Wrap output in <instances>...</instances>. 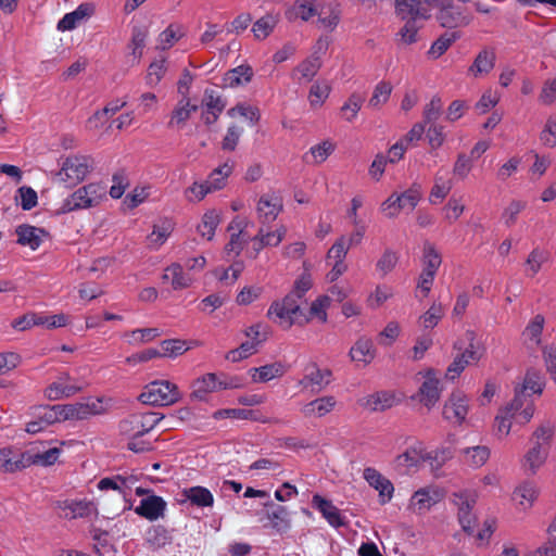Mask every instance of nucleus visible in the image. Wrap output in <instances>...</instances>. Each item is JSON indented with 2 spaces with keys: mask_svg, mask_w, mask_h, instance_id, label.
Masks as SVG:
<instances>
[{
  "mask_svg": "<svg viewBox=\"0 0 556 556\" xmlns=\"http://www.w3.org/2000/svg\"><path fill=\"white\" fill-rule=\"evenodd\" d=\"M318 24L321 28L333 30L340 20L339 7L334 3H319L317 2Z\"/></svg>",
  "mask_w": 556,
  "mask_h": 556,
  "instance_id": "nucleus-38",
  "label": "nucleus"
},
{
  "mask_svg": "<svg viewBox=\"0 0 556 556\" xmlns=\"http://www.w3.org/2000/svg\"><path fill=\"white\" fill-rule=\"evenodd\" d=\"M264 507L266 508V518L273 528L277 531H286L290 528L289 511L285 506L268 501L264 503Z\"/></svg>",
  "mask_w": 556,
  "mask_h": 556,
  "instance_id": "nucleus-34",
  "label": "nucleus"
},
{
  "mask_svg": "<svg viewBox=\"0 0 556 556\" xmlns=\"http://www.w3.org/2000/svg\"><path fill=\"white\" fill-rule=\"evenodd\" d=\"M442 258L440 252L430 242H425L422 247V271L437 274L441 266Z\"/></svg>",
  "mask_w": 556,
  "mask_h": 556,
  "instance_id": "nucleus-50",
  "label": "nucleus"
},
{
  "mask_svg": "<svg viewBox=\"0 0 556 556\" xmlns=\"http://www.w3.org/2000/svg\"><path fill=\"white\" fill-rule=\"evenodd\" d=\"M336 143L331 140H324L313 146L308 152L304 154V161L307 164H320L334 151Z\"/></svg>",
  "mask_w": 556,
  "mask_h": 556,
  "instance_id": "nucleus-46",
  "label": "nucleus"
},
{
  "mask_svg": "<svg viewBox=\"0 0 556 556\" xmlns=\"http://www.w3.org/2000/svg\"><path fill=\"white\" fill-rule=\"evenodd\" d=\"M444 497L437 485H426L416 490L408 500L406 509L416 516H425Z\"/></svg>",
  "mask_w": 556,
  "mask_h": 556,
  "instance_id": "nucleus-3",
  "label": "nucleus"
},
{
  "mask_svg": "<svg viewBox=\"0 0 556 556\" xmlns=\"http://www.w3.org/2000/svg\"><path fill=\"white\" fill-rule=\"evenodd\" d=\"M227 176H220L214 179L211 177L201 178L195 180L189 188L186 189V198L190 202H199L204 197L213 191L223 189L227 184Z\"/></svg>",
  "mask_w": 556,
  "mask_h": 556,
  "instance_id": "nucleus-14",
  "label": "nucleus"
},
{
  "mask_svg": "<svg viewBox=\"0 0 556 556\" xmlns=\"http://www.w3.org/2000/svg\"><path fill=\"white\" fill-rule=\"evenodd\" d=\"M30 415L34 420H30L26 425V431L28 433H37L54 422L64 421L61 405L35 406L31 407Z\"/></svg>",
  "mask_w": 556,
  "mask_h": 556,
  "instance_id": "nucleus-7",
  "label": "nucleus"
},
{
  "mask_svg": "<svg viewBox=\"0 0 556 556\" xmlns=\"http://www.w3.org/2000/svg\"><path fill=\"white\" fill-rule=\"evenodd\" d=\"M94 12V7L91 3H81L74 11L66 13L58 23L60 31H68L78 27L81 23L87 21Z\"/></svg>",
  "mask_w": 556,
  "mask_h": 556,
  "instance_id": "nucleus-21",
  "label": "nucleus"
},
{
  "mask_svg": "<svg viewBox=\"0 0 556 556\" xmlns=\"http://www.w3.org/2000/svg\"><path fill=\"white\" fill-rule=\"evenodd\" d=\"M545 319L542 315H535L523 331V337L529 348H538L541 344V336Z\"/></svg>",
  "mask_w": 556,
  "mask_h": 556,
  "instance_id": "nucleus-49",
  "label": "nucleus"
},
{
  "mask_svg": "<svg viewBox=\"0 0 556 556\" xmlns=\"http://www.w3.org/2000/svg\"><path fill=\"white\" fill-rule=\"evenodd\" d=\"M299 314L300 304L294 294H288L281 301L274 302L267 311V317L285 329L295 323Z\"/></svg>",
  "mask_w": 556,
  "mask_h": 556,
  "instance_id": "nucleus-5",
  "label": "nucleus"
},
{
  "mask_svg": "<svg viewBox=\"0 0 556 556\" xmlns=\"http://www.w3.org/2000/svg\"><path fill=\"white\" fill-rule=\"evenodd\" d=\"M494 66V55L491 52L483 51L478 54L473 64L469 68L475 76L489 73Z\"/></svg>",
  "mask_w": 556,
  "mask_h": 556,
  "instance_id": "nucleus-62",
  "label": "nucleus"
},
{
  "mask_svg": "<svg viewBox=\"0 0 556 556\" xmlns=\"http://www.w3.org/2000/svg\"><path fill=\"white\" fill-rule=\"evenodd\" d=\"M349 356L352 362L367 366L372 362L376 356V350L374 343L369 338L361 337L352 345Z\"/></svg>",
  "mask_w": 556,
  "mask_h": 556,
  "instance_id": "nucleus-24",
  "label": "nucleus"
},
{
  "mask_svg": "<svg viewBox=\"0 0 556 556\" xmlns=\"http://www.w3.org/2000/svg\"><path fill=\"white\" fill-rule=\"evenodd\" d=\"M320 66L319 56H308L293 70L292 78L299 84L308 83L316 76Z\"/></svg>",
  "mask_w": 556,
  "mask_h": 556,
  "instance_id": "nucleus-36",
  "label": "nucleus"
},
{
  "mask_svg": "<svg viewBox=\"0 0 556 556\" xmlns=\"http://www.w3.org/2000/svg\"><path fill=\"white\" fill-rule=\"evenodd\" d=\"M515 417L508 413L503 406L498 409L494 418V433L498 439L509 435Z\"/></svg>",
  "mask_w": 556,
  "mask_h": 556,
  "instance_id": "nucleus-55",
  "label": "nucleus"
},
{
  "mask_svg": "<svg viewBox=\"0 0 556 556\" xmlns=\"http://www.w3.org/2000/svg\"><path fill=\"white\" fill-rule=\"evenodd\" d=\"M394 292L392 287L387 285H379L369 294L367 299L368 306L371 308L380 307L384 302L393 296Z\"/></svg>",
  "mask_w": 556,
  "mask_h": 556,
  "instance_id": "nucleus-61",
  "label": "nucleus"
},
{
  "mask_svg": "<svg viewBox=\"0 0 556 556\" xmlns=\"http://www.w3.org/2000/svg\"><path fill=\"white\" fill-rule=\"evenodd\" d=\"M331 87L326 80H316L309 89L308 102L312 108H320L328 99Z\"/></svg>",
  "mask_w": 556,
  "mask_h": 556,
  "instance_id": "nucleus-52",
  "label": "nucleus"
},
{
  "mask_svg": "<svg viewBox=\"0 0 556 556\" xmlns=\"http://www.w3.org/2000/svg\"><path fill=\"white\" fill-rule=\"evenodd\" d=\"M253 76V70L248 65H240L229 71L225 76L228 87L235 88L248 84Z\"/></svg>",
  "mask_w": 556,
  "mask_h": 556,
  "instance_id": "nucleus-54",
  "label": "nucleus"
},
{
  "mask_svg": "<svg viewBox=\"0 0 556 556\" xmlns=\"http://www.w3.org/2000/svg\"><path fill=\"white\" fill-rule=\"evenodd\" d=\"M288 228L286 225H278L276 229L271 230L267 225H261L256 236L252 239L253 248L260 252L266 247H277L285 239Z\"/></svg>",
  "mask_w": 556,
  "mask_h": 556,
  "instance_id": "nucleus-18",
  "label": "nucleus"
},
{
  "mask_svg": "<svg viewBox=\"0 0 556 556\" xmlns=\"http://www.w3.org/2000/svg\"><path fill=\"white\" fill-rule=\"evenodd\" d=\"M538 495L539 488L536 484L530 481H525L515 489L513 500L520 510H528L532 507Z\"/></svg>",
  "mask_w": 556,
  "mask_h": 556,
  "instance_id": "nucleus-30",
  "label": "nucleus"
},
{
  "mask_svg": "<svg viewBox=\"0 0 556 556\" xmlns=\"http://www.w3.org/2000/svg\"><path fill=\"white\" fill-rule=\"evenodd\" d=\"M391 92V84L387 81H380L374 89L372 96L369 99V105L374 109L380 108L388 102Z\"/></svg>",
  "mask_w": 556,
  "mask_h": 556,
  "instance_id": "nucleus-63",
  "label": "nucleus"
},
{
  "mask_svg": "<svg viewBox=\"0 0 556 556\" xmlns=\"http://www.w3.org/2000/svg\"><path fill=\"white\" fill-rule=\"evenodd\" d=\"M64 420L86 419L91 415L101 414L104 408L101 400H89L84 403L61 405Z\"/></svg>",
  "mask_w": 556,
  "mask_h": 556,
  "instance_id": "nucleus-17",
  "label": "nucleus"
},
{
  "mask_svg": "<svg viewBox=\"0 0 556 556\" xmlns=\"http://www.w3.org/2000/svg\"><path fill=\"white\" fill-rule=\"evenodd\" d=\"M184 496L197 507H212L214 496L212 492L204 486H191L182 491Z\"/></svg>",
  "mask_w": 556,
  "mask_h": 556,
  "instance_id": "nucleus-44",
  "label": "nucleus"
},
{
  "mask_svg": "<svg viewBox=\"0 0 556 556\" xmlns=\"http://www.w3.org/2000/svg\"><path fill=\"white\" fill-rule=\"evenodd\" d=\"M508 413L515 417L516 424L520 426L527 425L533 417L535 412V403L533 397L526 396L522 392H516L514 399L503 406Z\"/></svg>",
  "mask_w": 556,
  "mask_h": 556,
  "instance_id": "nucleus-11",
  "label": "nucleus"
},
{
  "mask_svg": "<svg viewBox=\"0 0 556 556\" xmlns=\"http://www.w3.org/2000/svg\"><path fill=\"white\" fill-rule=\"evenodd\" d=\"M166 502L161 496L149 495L140 501L135 513L150 521H155L164 516Z\"/></svg>",
  "mask_w": 556,
  "mask_h": 556,
  "instance_id": "nucleus-22",
  "label": "nucleus"
},
{
  "mask_svg": "<svg viewBox=\"0 0 556 556\" xmlns=\"http://www.w3.org/2000/svg\"><path fill=\"white\" fill-rule=\"evenodd\" d=\"M418 375L421 377L422 381L415 399L430 409L439 402L441 396L442 389L440 387V379L432 369L420 371Z\"/></svg>",
  "mask_w": 556,
  "mask_h": 556,
  "instance_id": "nucleus-9",
  "label": "nucleus"
},
{
  "mask_svg": "<svg viewBox=\"0 0 556 556\" xmlns=\"http://www.w3.org/2000/svg\"><path fill=\"white\" fill-rule=\"evenodd\" d=\"M317 13V2L315 0H296L285 11V17L289 22L301 20L309 21Z\"/></svg>",
  "mask_w": 556,
  "mask_h": 556,
  "instance_id": "nucleus-25",
  "label": "nucleus"
},
{
  "mask_svg": "<svg viewBox=\"0 0 556 556\" xmlns=\"http://www.w3.org/2000/svg\"><path fill=\"white\" fill-rule=\"evenodd\" d=\"M61 450L59 447H50L46 451L28 450L25 452L26 467L31 465L50 466L60 457Z\"/></svg>",
  "mask_w": 556,
  "mask_h": 556,
  "instance_id": "nucleus-40",
  "label": "nucleus"
},
{
  "mask_svg": "<svg viewBox=\"0 0 556 556\" xmlns=\"http://www.w3.org/2000/svg\"><path fill=\"white\" fill-rule=\"evenodd\" d=\"M491 451L486 445H476L462 450V456L465 464L471 468H480L490 458Z\"/></svg>",
  "mask_w": 556,
  "mask_h": 556,
  "instance_id": "nucleus-41",
  "label": "nucleus"
},
{
  "mask_svg": "<svg viewBox=\"0 0 556 556\" xmlns=\"http://www.w3.org/2000/svg\"><path fill=\"white\" fill-rule=\"evenodd\" d=\"M365 101V96L359 92H353L340 109L342 119L352 123L356 119Z\"/></svg>",
  "mask_w": 556,
  "mask_h": 556,
  "instance_id": "nucleus-47",
  "label": "nucleus"
},
{
  "mask_svg": "<svg viewBox=\"0 0 556 556\" xmlns=\"http://www.w3.org/2000/svg\"><path fill=\"white\" fill-rule=\"evenodd\" d=\"M241 387L242 382L238 377L210 372L199 377L192 382L191 397L198 401H204L210 393Z\"/></svg>",
  "mask_w": 556,
  "mask_h": 556,
  "instance_id": "nucleus-1",
  "label": "nucleus"
},
{
  "mask_svg": "<svg viewBox=\"0 0 556 556\" xmlns=\"http://www.w3.org/2000/svg\"><path fill=\"white\" fill-rule=\"evenodd\" d=\"M279 13L268 12L257 18L251 28L254 39L262 41L268 38L279 23Z\"/></svg>",
  "mask_w": 556,
  "mask_h": 556,
  "instance_id": "nucleus-32",
  "label": "nucleus"
},
{
  "mask_svg": "<svg viewBox=\"0 0 556 556\" xmlns=\"http://www.w3.org/2000/svg\"><path fill=\"white\" fill-rule=\"evenodd\" d=\"M146 543L153 551L160 549L170 543V536L165 528L152 527L147 531Z\"/></svg>",
  "mask_w": 556,
  "mask_h": 556,
  "instance_id": "nucleus-56",
  "label": "nucleus"
},
{
  "mask_svg": "<svg viewBox=\"0 0 556 556\" xmlns=\"http://www.w3.org/2000/svg\"><path fill=\"white\" fill-rule=\"evenodd\" d=\"M452 458V452L447 447L427 451L424 453V464H427L433 472H437L448 459Z\"/></svg>",
  "mask_w": 556,
  "mask_h": 556,
  "instance_id": "nucleus-53",
  "label": "nucleus"
},
{
  "mask_svg": "<svg viewBox=\"0 0 556 556\" xmlns=\"http://www.w3.org/2000/svg\"><path fill=\"white\" fill-rule=\"evenodd\" d=\"M162 279L169 282L175 290L185 289L191 286L192 277L184 271V267L174 263L165 268Z\"/></svg>",
  "mask_w": 556,
  "mask_h": 556,
  "instance_id": "nucleus-37",
  "label": "nucleus"
},
{
  "mask_svg": "<svg viewBox=\"0 0 556 556\" xmlns=\"http://www.w3.org/2000/svg\"><path fill=\"white\" fill-rule=\"evenodd\" d=\"M162 419L163 416L157 413H138L123 420L121 422V429L130 437H142L144 433L151 431Z\"/></svg>",
  "mask_w": 556,
  "mask_h": 556,
  "instance_id": "nucleus-8",
  "label": "nucleus"
},
{
  "mask_svg": "<svg viewBox=\"0 0 556 556\" xmlns=\"http://www.w3.org/2000/svg\"><path fill=\"white\" fill-rule=\"evenodd\" d=\"M451 501L457 510L462 529L472 533L477 523V517L472 510L477 503V495L470 491H459L452 494Z\"/></svg>",
  "mask_w": 556,
  "mask_h": 556,
  "instance_id": "nucleus-4",
  "label": "nucleus"
},
{
  "mask_svg": "<svg viewBox=\"0 0 556 556\" xmlns=\"http://www.w3.org/2000/svg\"><path fill=\"white\" fill-rule=\"evenodd\" d=\"M144 404L168 406L181 399L178 387L168 380H156L147 384L139 396Z\"/></svg>",
  "mask_w": 556,
  "mask_h": 556,
  "instance_id": "nucleus-2",
  "label": "nucleus"
},
{
  "mask_svg": "<svg viewBox=\"0 0 556 556\" xmlns=\"http://www.w3.org/2000/svg\"><path fill=\"white\" fill-rule=\"evenodd\" d=\"M312 504L332 527L339 528L344 525L340 510L330 501L315 494L312 498Z\"/></svg>",
  "mask_w": 556,
  "mask_h": 556,
  "instance_id": "nucleus-33",
  "label": "nucleus"
},
{
  "mask_svg": "<svg viewBox=\"0 0 556 556\" xmlns=\"http://www.w3.org/2000/svg\"><path fill=\"white\" fill-rule=\"evenodd\" d=\"M363 477L371 488L378 491L379 501L381 504H387L391 501L394 486L388 478L371 467L364 469Z\"/></svg>",
  "mask_w": 556,
  "mask_h": 556,
  "instance_id": "nucleus-19",
  "label": "nucleus"
},
{
  "mask_svg": "<svg viewBox=\"0 0 556 556\" xmlns=\"http://www.w3.org/2000/svg\"><path fill=\"white\" fill-rule=\"evenodd\" d=\"M549 454L547 446H542L539 443H532V446L525 454L522 466L527 471L536 473L538 470L545 464Z\"/></svg>",
  "mask_w": 556,
  "mask_h": 556,
  "instance_id": "nucleus-29",
  "label": "nucleus"
},
{
  "mask_svg": "<svg viewBox=\"0 0 556 556\" xmlns=\"http://www.w3.org/2000/svg\"><path fill=\"white\" fill-rule=\"evenodd\" d=\"M220 220V213L218 211L208 210L203 214L201 222L197 227L199 235L208 241L212 240Z\"/></svg>",
  "mask_w": 556,
  "mask_h": 556,
  "instance_id": "nucleus-45",
  "label": "nucleus"
},
{
  "mask_svg": "<svg viewBox=\"0 0 556 556\" xmlns=\"http://www.w3.org/2000/svg\"><path fill=\"white\" fill-rule=\"evenodd\" d=\"M397 399L393 392L379 391L361 400V405L371 412H382L393 407Z\"/></svg>",
  "mask_w": 556,
  "mask_h": 556,
  "instance_id": "nucleus-27",
  "label": "nucleus"
},
{
  "mask_svg": "<svg viewBox=\"0 0 556 556\" xmlns=\"http://www.w3.org/2000/svg\"><path fill=\"white\" fill-rule=\"evenodd\" d=\"M396 13L403 21L427 18V9L418 0H395Z\"/></svg>",
  "mask_w": 556,
  "mask_h": 556,
  "instance_id": "nucleus-31",
  "label": "nucleus"
},
{
  "mask_svg": "<svg viewBox=\"0 0 556 556\" xmlns=\"http://www.w3.org/2000/svg\"><path fill=\"white\" fill-rule=\"evenodd\" d=\"M55 508L65 519L86 518L96 513L94 504L87 500L58 501Z\"/></svg>",
  "mask_w": 556,
  "mask_h": 556,
  "instance_id": "nucleus-15",
  "label": "nucleus"
},
{
  "mask_svg": "<svg viewBox=\"0 0 556 556\" xmlns=\"http://www.w3.org/2000/svg\"><path fill=\"white\" fill-rule=\"evenodd\" d=\"M425 131L426 125L424 123L415 124L402 139L389 149V160L391 162H397L401 160L407 148L415 141L420 140Z\"/></svg>",
  "mask_w": 556,
  "mask_h": 556,
  "instance_id": "nucleus-20",
  "label": "nucleus"
},
{
  "mask_svg": "<svg viewBox=\"0 0 556 556\" xmlns=\"http://www.w3.org/2000/svg\"><path fill=\"white\" fill-rule=\"evenodd\" d=\"M469 344L465 351L457 355L453 363L448 366L446 377L455 379L459 374L471 363L478 362L482 355L479 344L475 342V336L472 332L467 333Z\"/></svg>",
  "mask_w": 556,
  "mask_h": 556,
  "instance_id": "nucleus-12",
  "label": "nucleus"
},
{
  "mask_svg": "<svg viewBox=\"0 0 556 556\" xmlns=\"http://www.w3.org/2000/svg\"><path fill=\"white\" fill-rule=\"evenodd\" d=\"M283 207L282 199L275 192L263 194L256 205L257 219L261 225L273 223L281 213Z\"/></svg>",
  "mask_w": 556,
  "mask_h": 556,
  "instance_id": "nucleus-13",
  "label": "nucleus"
},
{
  "mask_svg": "<svg viewBox=\"0 0 556 556\" xmlns=\"http://www.w3.org/2000/svg\"><path fill=\"white\" fill-rule=\"evenodd\" d=\"M83 387H62V379H56L52 382L45 391L46 396L51 400H60L63 397H70L79 392Z\"/></svg>",
  "mask_w": 556,
  "mask_h": 556,
  "instance_id": "nucleus-57",
  "label": "nucleus"
},
{
  "mask_svg": "<svg viewBox=\"0 0 556 556\" xmlns=\"http://www.w3.org/2000/svg\"><path fill=\"white\" fill-rule=\"evenodd\" d=\"M17 235V243L36 250L46 237V231L30 225H21L15 230Z\"/></svg>",
  "mask_w": 556,
  "mask_h": 556,
  "instance_id": "nucleus-35",
  "label": "nucleus"
},
{
  "mask_svg": "<svg viewBox=\"0 0 556 556\" xmlns=\"http://www.w3.org/2000/svg\"><path fill=\"white\" fill-rule=\"evenodd\" d=\"M26 468L25 452L12 447L0 448V471L12 473Z\"/></svg>",
  "mask_w": 556,
  "mask_h": 556,
  "instance_id": "nucleus-23",
  "label": "nucleus"
},
{
  "mask_svg": "<svg viewBox=\"0 0 556 556\" xmlns=\"http://www.w3.org/2000/svg\"><path fill=\"white\" fill-rule=\"evenodd\" d=\"M331 372L327 369H320L316 365H309L305 368L304 377L300 380L303 388H312L320 391L330 382Z\"/></svg>",
  "mask_w": 556,
  "mask_h": 556,
  "instance_id": "nucleus-28",
  "label": "nucleus"
},
{
  "mask_svg": "<svg viewBox=\"0 0 556 556\" xmlns=\"http://www.w3.org/2000/svg\"><path fill=\"white\" fill-rule=\"evenodd\" d=\"M173 230L174 223L170 219H161L157 224L153 225L152 232L148 236L149 245L159 249L165 243Z\"/></svg>",
  "mask_w": 556,
  "mask_h": 556,
  "instance_id": "nucleus-43",
  "label": "nucleus"
},
{
  "mask_svg": "<svg viewBox=\"0 0 556 556\" xmlns=\"http://www.w3.org/2000/svg\"><path fill=\"white\" fill-rule=\"evenodd\" d=\"M283 374L285 367L279 362L249 369L252 381L256 383L268 382L275 378L281 377Z\"/></svg>",
  "mask_w": 556,
  "mask_h": 556,
  "instance_id": "nucleus-39",
  "label": "nucleus"
},
{
  "mask_svg": "<svg viewBox=\"0 0 556 556\" xmlns=\"http://www.w3.org/2000/svg\"><path fill=\"white\" fill-rule=\"evenodd\" d=\"M399 262V254L391 250L387 249L382 253V255L378 258L376 263V269L379 273L380 277H386L389 273H391Z\"/></svg>",
  "mask_w": 556,
  "mask_h": 556,
  "instance_id": "nucleus-59",
  "label": "nucleus"
},
{
  "mask_svg": "<svg viewBox=\"0 0 556 556\" xmlns=\"http://www.w3.org/2000/svg\"><path fill=\"white\" fill-rule=\"evenodd\" d=\"M197 110L198 104L192 103L190 98H180L172 112L169 125L182 126Z\"/></svg>",
  "mask_w": 556,
  "mask_h": 556,
  "instance_id": "nucleus-42",
  "label": "nucleus"
},
{
  "mask_svg": "<svg viewBox=\"0 0 556 556\" xmlns=\"http://www.w3.org/2000/svg\"><path fill=\"white\" fill-rule=\"evenodd\" d=\"M544 389V381L540 372L534 370H529L523 379V382L520 387L515 389L516 392H522L526 396H531L533 394L540 395Z\"/></svg>",
  "mask_w": 556,
  "mask_h": 556,
  "instance_id": "nucleus-48",
  "label": "nucleus"
},
{
  "mask_svg": "<svg viewBox=\"0 0 556 556\" xmlns=\"http://www.w3.org/2000/svg\"><path fill=\"white\" fill-rule=\"evenodd\" d=\"M160 336L161 331L159 330V328H143L136 329L130 333H126L125 338H127L129 344L138 345L141 343L150 342Z\"/></svg>",
  "mask_w": 556,
  "mask_h": 556,
  "instance_id": "nucleus-60",
  "label": "nucleus"
},
{
  "mask_svg": "<svg viewBox=\"0 0 556 556\" xmlns=\"http://www.w3.org/2000/svg\"><path fill=\"white\" fill-rule=\"evenodd\" d=\"M541 142L549 148L556 147V116H549L540 135Z\"/></svg>",
  "mask_w": 556,
  "mask_h": 556,
  "instance_id": "nucleus-64",
  "label": "nucleus"
},
{
  "mask_svg": "<svg viewBox=\"0 0 556 556\" xmlns=\"http://www.w3.org/2000/svg\"><path fill=\"white\" fill-rule=\"evenodd\" d=\"M104 194L105 190L100 185L90 184L84 186L64 201L62 210L63 212H73L94 206Z\"/></svg>",
  "mask_w": 556,
  "mask_h": 556,
  "instance_id": "nucleus-6",
  "label": "nucleus"
},
{
  "mask_svg": "<svg viewBox=\"0 0 556 556\" xmlns=\"http://www.w3.org/2000/svg\"><path fill=\"white\" fill-rule=\"evenodd\" d=\"M425 447L422 443H415L408 447L403 454L396 457L400 466L414 467L424 464Z\"/></svg>",
  "mask_w": 556,
  "mask_h": 556,
  "instance_id": "nucleus-51",
  "label": "nucleus"
},
{
  "mask_svg": "<svg viewBox=\"0 0 556 556\" xmlns=\"http://www.w3.org/2000/svg\"><path fill=\"white\" fill-rule=\"evenodd\" d=\"M94 170H101L99 162L88 154H71L61 163V172L64 174H88Z\"/></svg>",
  "mask_w": 556,
  "mask_h": 556,
  "instance_id": "nucleus-16",
  "label": "nucleus"
},
{
  "mask_svg": "<svg viewBox=\"0 0 556 556\" xmlns=\"http://www.w3.org/2000/svg\"><path fill=\"white\" fill-rule=\"evenodd\" d=\"M337 401L333 396L315 399L301 407V413L306 418H320L333 410Z\"/></svg>",
  "mask_w": 556,
  "mask_h": 556,
  "instance_id": "nucleus-26",
  "label": "nucleus"
},
{
  "mask_svg": "<svg viewBox=\"0 0 556 556\" xmlns=\"http://www.w3.org/2000/svg\"><path fill=\"white\" fill-rule=\"evenodd\" d=\"M227 114L231 118L242 117L248 121L251 125H254L258 118L260 113L257 108L250 105L248 103H238L236 106L229 109Z\"/></svg>",
  "mask_w": 556,
  "mask_h": 556,
  "instance_id": "nucleus-58",
  "label": "nucleus"
},
{
  "mask_svg": "<svg viewBox=\"0 0 556 556\" xmlns=\"http://www.w3.org/2000/svg\"><path fill=\"white\" fill-rule=\"evenodd\" d=\"M469 412V399L462 391L453 392L443 405V418L452 425H462Z\"/></svg>",
  "mask_w": 556,
  "mask_h": 556,
  "instance_id": "nucleus-10",
  "label": "nucleus"
}]
</instances>
